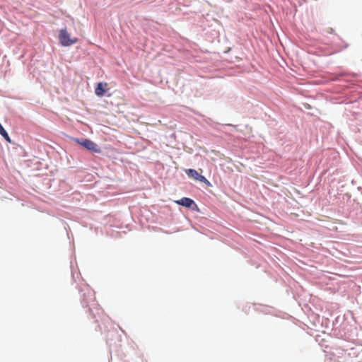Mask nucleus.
Wrapping results in <instances>:
<instances>
[{
  "label": "nucleus",
  "instance_id": "obj_1",
  "mask_svg": "<svg viewBox=\"0 0 362 362\" xmlns=\"http://www.w3.org/2000/svg\"><path fill=\"white\" fill-rule=\"evenodd\" d=\"M59 40L62 45L68 47L76 43L78 39L76 37L71 38L70 33L64 28L59 30Z\"/></svg>",
  "mask_w": 362,
  "mask_h": 362
},
{
  "label": "nucleus",
  "instance_id": "obj_2",
  "mask_svg": "<svg viewBox=\"0 0 362 362\" xmlns=\"http://www.w3.org/2000/svg\"><path fill=\"white\" fill-rule=\"evenodd\" d=\"M75 141L78 144H80L81 146H82L85 148H86V149H88V150H89V151H90L92 152L100 153V151H101L100 147L95 143H94L93 141H90V139H83L80 140L78 139H75Z\"/></svg>",
  "mask_w": 362,
  "mask_h": 362
},
{
  "label": "nucleus",
  "instance_id": "obj_3",
  "mask_svg": "<svg viewBox=\"0 0 362 362\" xmlns=\"http://www.w3.org/2000/svg\"><path fill=\"white\" fill-rule=\"evenodd\" d=\"M187 175L195 180H199L200 182H204V183H209V182L206 180V178L198 173V172L196 170L194 169H188L186 170Z\"/></svg>",
  "mask_w": 362,
  "mask_h": 362
},
{
  "label": "nucleus",
  "instance_id": "obj_4",
  "mask_svg": "<svg viewBox=\"0 0 362 362\" xmlns=\"http://www.w3.org/2000/svg\"><path fill=\"white\" fill-rule=\"evenodd\" d=\"M107 90L108 84L107 83L100 82L98 83L95 89V93L96 95L102 97L105 95Z\"/></svg>",
  "mask_w": 362,
  "mask_h": 362
},
{
  "label": "nucleus",
  "instance_id": "obj_5",
  "mask_svg": "<svg viewBox=\"0 0 362 362\" xmlns=\"http://www.w3.org/2000/svg\"><path fill=\"white\" fill-rule=\"evenodd\" d=\"M179 205L184 206L188 208H191L193 204H194V202L188 197H183L180 200L175 201Z\"/></svg>",
  "mask_w": 362,
  "mask_h": 362
},
{
  "label": "nucleus",
  "instance_id": "obj_6",
  "mask_svg": "<svg viewBox=\"0 0 362 362\" xmlns=\"http://www.w3.org/2000/svg\"><path fill=\"white\" fill-rule=\"evenodd\" d=\"M8 142H11V139L8 134V133L6 132V131L5 130L4 132H2L0 134Z\"/></svg>",
  "mask_w": 362,
  "mask_h": 362
},
{
  "label": "nucleus",
  "instance_id": "obj_7",
  "mask_svg": "<svg viewBox=\"0 0 362 362\" xmlns=\"http://www.w3.org/2000/svg\"><path fill=\"white\" fill-rule=\"evenodd\" d=\"M4 131H5V129H4V127L0 124V134L2 133V132H4Z\"/></svg>",
  "mask_w": 362,
  "mask_h": 362
}]
</instances>
